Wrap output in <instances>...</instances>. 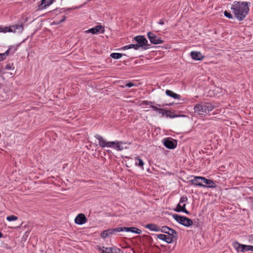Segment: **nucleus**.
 Returning a JSON list of instances; mask_svg holds the SVG:
<instances>
[{"instance_id":"1","label":"nucleus","mask_w":253,"mask_h":253,"mask_svg":"<svg viewBox=\"0 0 253 253\" xmlns=\"http://www.w3.org/2000/svg\"><path fill=\"white\" fill-rule=\"evenodd\" d=\"M250 3L235 1L231 5V9L235 17L240 21H242L248 15Z\"/></svg>"},{"instance_id":"2","label":"nucleus","mask_w":253,"mask_h":253,"mask_svg":"<svg viewBox=\"0 0 253 253\" xmlns=\"http://www.w3.org/2000/svg\"><path fill=\"white\" fill-rule=\"evenodd\" d=\"M214 108V106L210 102H204L197 104L194 106V113L203 117L209 113Z\"/></svg>"},{"instance_id":"3","label":"nucleus","mask_w":253,"mask_h":253,"mask_svg":"<svg viewBox=\"0 0 253 253\" xmlns=\"http://www.w3.org/2000/svg\"><path fill=\"white\" fill-rule=\"evenodd\" d=\"M172 217L178 223L186 227H189L193 223V221L190 218L186 216L174 214L172 215Z\"/></svg>"},{"instance_id":"4","label":"nucleus","mask_w":253,"mask_h":253,"mask_svg":"<svg viewBox=\"0 0 253 253\" xmlns=\"http://www.w3.org/2000/svg\"><path fill=\"white\" fill-rule=\"evenodd\" d=\"M187 201L188 198L186 196H182L180 198L179 203L177 205L174 211L178 212H183L187 214H189L190 212L185 209L186 204L185 203L187 202Z\"/></svg>"},{"instance_id":"5","label":"nucleus","mask_w":253,"mask_h":253,"mask_svg":"<svg viewBox=\"0 0 253 253\" xmlns=\"http://www.w3.org/2000/svg\"><path fill=\"white\" fill-rule=\"evenodd\" d=\"M134 40L137 42L139 47H142L144 49L149 48L150 45L148 44V41L143 36H137L134 38Z\"/></svg>"},{"instance_id":"6","label":"nucleus","mask_w":253,"mask_h":253,"mask_svg":"<svg viewBox=\"0 0 253 253\" xmlns=\"http://www.w3.org/2000/svg\"><path fill=\"white\" fill-rule=\"evenodd\" d=\"M147 37L151 43L153 44H158L163 42V40L160 37L151 32L147 33Z\"/></svg>"},{"instance_id":"7","label":"nucleus","mask_w":253,"mask_h":253,"mask_svg":"<svg viewBox=\"0 0 253 253\" xmlns=\"http://www.w3.org/2000/svg\"><path fill=\"white\" fill-rule=\"evenodd\" d=\"M163 143L166 148L170 149H173L177 146V141L170 137L165 138Z\"/></svg>"},{"instance_id":"8","label":"nucleus","mask_w":253,"mask_h":253,"mask_svg":"<svg viewBox=\"0 0 253 253\" xmlns=\"http://www.w3.org/2000/svg\"><path fill=\"white\" fill-rule=\"evenodd\" d=\"M190 181L192 184L202 187H206V185L203 184V177L202 176H194L193 178L191 179Z\"/></svg>"},{"instance_id":"9","label":"nucleus","mask_w":253,"mask_h":253,"mask_svg":"<svg viewBox=\"0 0 253 253\" xmlns=\"http://www.w3.org/2000/svg\"><path fill=\"white\" fill-rule=\"evenodd\" d=\"M56 0H42L39 5V10L46 9L48 6L53 3Z\"/></svg>"},{"instance_id":"10","label":"nucleus","mask_w":253,"mask_h":253,"mask_svg":"<svg viewBox=\"0 0 253 253\" xmlns=\"http://www.w3.org/2000/svg\"><path fill=\"white\" fill-rule=\"evenodd\" d=\"M86 218L84 214H79L75 219V222L76 224L82 225L86 222Z\"/></svg>"},{"instance_id":"11","label":"nucleus","mask_w":253,"mask_h":253,"mask_svg":"<svg viewBox=\"0 0 253 253\" xmlns=\"http://www.w3.org/2000/svg\"><path fill=\"white\" fill-rule=\"evenodd\" d=\"M11 29L13 30L11 33H22L24 30V24L23 23L20 24H15L11 26Z\"/></svg>"},{"instance_id":"12","label":"nucleus","mask_w":253,"mask_h":253,"mask_svg":"<svg viewBox=\"0 0 253 253\" xmlns=\"http://www.w3.org/2000/svg\"><path fill=\"white\" fill-rule=\"evenodd\" d=\"M190 55L191 58L195 60H202L204 58V56L200 51H191Z\"/></svg>"},{"instance_id":"13","label":"nucleus","mask_w":253,"mask_h":253,"mask_svg":"<svg viewBox=\"0 0 253 253\" xmlns=\"http://www.w3.org/2000/svg\"><path fill=\"white\" fill-rule=\"evenodd\" d=\"M157 236L159 239L163 240L168 244H170L173 241L172 238L168 235L161 234L157 235Z\"/></svg>"},{"instance_id":"14","label":"nucleus","mask_w":253,"mask_h":253,"mask_svg":"<svg viewBox=\"0 0 253 253\" xmlns=\"http://www.w3.org/2000/svg\"><path fill=\"white\" fill-rule=\"evenodd\" d=\"M203 184L204 185H206V187H209V188H214L216 187V184L213 182V181L207 179L204 177H203Z\"/></svg>"},{"instance_id":"15","label":"nucleus","mask_w":253,"mask_h":253,"mask_svg":"<svg viewBox=\"0 0 253 253\" xmlns=\"http://www.w3.org/2000/svg\"><path fill=\"white\" fill-rule=\"evenodd\" d=\"M115 232H117L116 228L109 229L102 232L100 236L103 238H106L109 235L113 234Z\"/></svg>"},{"instance_id":"16","label":"nucleus","mask_w":253,"mask_h":253,"mask_svg":"<svg viewBox=\"0 0 253 253\" xmlns=\"http://www.w3.org/2000/svg\"><path fill=\"white\" fill-rule=\"evenodd\" d=\"M99 141V145L102 148L106 147L107 141H106L102 136L99 134H96L94 136Z\"/></svg>"},{"instance_id":"17","label":"nucleus","mask_w":253,"mask_h":253,"mask_svg":"<svg viewBox=\"0 0 253 253\" xmlns=\"http://www.w3.org/2000/svg\"><path fill=\"white\" fill-rule=\"evenodd\" d=\"M102 28V26L98 25L96 26L93 28L89 29L85 31L86 33H91L92 34H98L100 30Z\"/></svg>"},{"instance_id":"18","label":"nucleus","mask_w":253,"mask_h":253,"mask_svg":"<svg viewBox=\"0 0 253 253\" xmlns=\"http://www.w3.org/2000/svg\"><path fill=\"white\" fill-rule=\"evenodd\" d=\"M96 249L101 253H111V247L97 246Z\"/></svg>"},{"instance_id":"19","label":"nucleus","mask_w":253,"mask_h":253,"mask_svg":"<svg viewBox=\"0 0 253 253\" xmlns=\"http://www.w3.org/2000/svg\"><path fill=\"white\" fill-rule=\"evenodd\" d=\"M145 227L151 231L159 232L160 231V227L155 224H148L146 225Z\"/></svg>"},{"instance_id":"20","label":"nucleus","mask_w":253,"mask_h":253,"mask_svg":"<svg viewBox=\"0 0 253 253\" xmlns=\"http://www.w3.org/2000/svg\"><path fill=\"white\" fill-rule=\"evenodd\" d=\"M166 94L168 96L171 97L173 98L174 99H179L181 97V96L180 95L176 94V93L173 92V91H172L171 90H168V89L166 90Z\"/></svg>"},{"instance_id":"21","label":"nucleus","mask_w":253,"mask_h":253,"mask_svg":"<svg viewBox=\"0 0 253 253\" xmlns=\"http://www.w3.org/2000/svg\"><path fill=\"white\" fill-rule=\"evenodd\" d=\"M134 161L135 164L136 166H138L142 169H144L143 166L144 165V163L143 162L142 159H141L138 157H136L134 158Z\"/></svg>"},{"instance_id":"22","label":"nucleus","mask_w":253,"mask_h":253,"mask_svg":"<svg viewBox=\"0 0 253 253\" xmlns=\"http://www.w3.org/2000/svg\"><path fill=\"white\" fill-rule=\"evenodd\" d=\"M166 116L167 118L171 119L177 118V117H186L185 115H177V114H172L170 110H167Z\"/></svg>"},{"instance_id":"23","label":"nucleus","mask_w":253,"mask_h":253,"mask_svg":"<svg viewBox=\"0 0 253 253\" xmlns=\"http://www.w3.org/2000/svg\"><path fill=\"white\" fill-rule=\"evenodd\" d=\"M233 246L235 249L239 252H244V251H242L243 248H244V245L241 244L238 242H235L233 243Z\"/></svg>"},{"instance_id":"24","label":"nucleus","mask_w":253,"mask_h":253,"mask_svg":"<svg viewBox=\"0 0 253 253\" xmlns=\"http://www.w3.org/2000/svg\"><path fill=\"white\" fill-rule=\"evenodd\" d=\"M123 143L122 141L116 142V144L114 145V148L117 151H122L124 149V148L121 145V144H122Z\"/></svg>"},{"instance_id":"25","label":"nucleus","mask_w":253,"mask_h":253,"mask_svg":"<svg viewBox=\"0 0 253 253\" xmlns=\"http://www.w3.org/2000/svg\"><path fill=\"white\" fill-rule=\"evenodd\" d=\"M13 30L11 29V26H5L4 27H2L1 26V29L0 30V32H2V33H6L7 32H11V31H12Z\"/></svg>"},{"instance_id":"26","label":"nucleus","mask_w":253,"mask_h":253,"mask_svg":"<svg viewBox=\"0 0 253 253\" xmlns=\"http://www.w3.org/2000/svg\"><path fill=\"white\" fill-rule=\"evenodd\" d=\"M160 231L164 233L165 234H169V230H170V228L167 226H163L161 228H159Z\"/></svg>"},{"instance_id":"27","label":"nucleus","mask_w":253,"mask_h":253,"mask_svg":"<svg viewBox=\"0 0 253 253\" xmlns=\"http://www.w3.org/2000/svg\"><path fill=\"white\" fill-rule=\"evenodd\" d=\"M169 234H168V235L169 236L172 237V239L173 238H175V239H177V233L175 230L170 228V230H169Z\"/></svg>"},{"instance_id":"28","label":"nucleus","mask_w":253,"mask_h":253,"mask_svg":"<svg viewBox=\"0 0 253 253\" xmlns=\"http://www.w3.org/2000/svg\"><path fill=\"white\" fill-rule=\"evenodd\" d=\"M123 56V54L120 53H112L110 54V57L113 59H120Z\"/></svg>"},{"instance_id":"29","label":"nucleus","mask_w":253,"mask_h":253,"mask_svg":"<svg viewBox=\"0 0 253 253\" xmlns=\"http://www.w3.org/2000/svg\"><path fill=\"white\" fill-rule=\"evenodd\" d=\"M131 227H121V228H117L116 230L117 232L121 231H126V232H130Z\"/></svg>"},{"instance_id":"30","label":"nucleus","mask_w":253,"mask_h":253,"mask_svg":"<svg viewBox=\"0 0 253 253\" xmlns=\"http://www.w3.org/2000/svg\"><path fill=\"white\" fill-rule=\"evenodd\" d=\"M244 248H243L242 251H244V252L246 251H252L253 252V246L250 245H244Z\"/></svg>"},{"instance_id":"31","label":"nucleus","mask_w":253,"mask_h":253,"mask_svg":"<svg viewBox=\"0 0 253 253\" xmlns=\"http://www.w3.org/2000/svg\"><path fill=\"white\" fill-rule=\"evenodd\" d=\"M111 253H123L122 251L116 247H111Z\"/></svg>"},{"instance_id":"32","label":"nucleus","mask_w":253,"mask_h":253,"mask_svg":"<svg viewBox=\"0 0 253 253\" xmlns=\"http://www.w3.org/2000/svg\"><path fill=\"white\" fill-rule=\"evenodd\" d=\"M130 232L140 234L141 233V230L136 227H131Z\"/></svg>"},{"instance_id":"33","label":"nucleus","mask_w":253,"mask_h":253,"mask_svg":"<svg viewBox=\"0 0 253 253\" xmlns=\"http://www.w3.org/2000/svg\"><path fill=\"white\" fill-rule=\"evenodd\" d=\"M18 219V217L15 215H11L6 217V219L9 221H12L16 220Z\"/></svg>"},{"instance_id":"34","label":"nucleus","mask_w":253,"mask_h":253,"mask_svg":"<svg viewBox=\"0 0 253 253\" xmlns=\"http://www.w3.org/2000/svg\"><path fill=\"white\" fill-rule=\"evenodd\" d=\"M116 144V141H107L106 144V147L113 148L114 145Z\"/></svg>"},{"instance_id":"35","label":"nucleus","mask_w":253,"mask_h":253,"mask_svg":"<svg viewBox=\"0 0 253 253\" xmlns=\"http://www.w3.org/2000/svg\"><path fill=\"white\" fill-rule=\"evenodd\" d=\"M12 47H14V46H10L4 53H0V55H5L6 57L8 55L11 50L12 49Z\"/></svg>"},{"instance_id":"36","label":"nucleus","mask_w":253,"mask_h":253,"mask_svg":"<svg viewBox=\"0 0 253 253\" xmlns=\"http://www.w3.org/2000/svg\"><path fill=\"white\" fill-rule=\"evenodd\" d=\"M150 107H151V108H152L154 111H157V112H158L159 113V112H161V111H163V109L158 108L157 106H154V105H151Z\"/></svg>"},{"instance_id":"37","label":"nucleus","mask_w":253,"mask_h":253,"mask_svg":"<svg viewBox=\"0 0 253 253\" xmlns=\"http://www.w3.org/2000/svg\"><path fill=\"white\" fill-rule=\"evenodd\" d=\"M150 107H151V108H152L154 111H157V112H158L159 113V112H161V111H163V109L158 108L157 106H154V105H151Z\"/></svg>"},{"instance_id":"38","label":"nucleus","mask_w":253,"mask_h":253,"mask_svg":"<svg viewBox=\"0 0 253 253\" xmlns=\"http://www.w3.org/2000/svg\"><path fill=\"white\" fill-rule=\"evenodd\" d=\"M224 16L225 17H226L227 18H228L229 19L233 18L232 15L231 14L230 12H228L227 11H225L224 12Z\"/></svg>"},{"instance_id":"39","label":"nucleus","mask_w":253,"mask_h":253,"mask_svg":"<svg viewBox=\"0 0 253 253\" xmlns=\"http://www.w3.org/2000/svg\"><path fill=\"white\" fill-rule=\"evenodd\" d=\"M14 68L13 67V64H8L5 66V69L6 70H13Z\"/></svg>"},{"instance_id":"40","label":"nucleus","mask_w":253,"mask_h":253,"mask_svg":"<svg viewBox=\"0 0 253 253\" xmlns=\"http://www.w3.org/2000/svg\"><path fill=\"white\" fill-rule=\"evenodd\" d=\"M142 104L143 105H152L153 103L151 101H147V100H144L142 101Z\"/></svg>"},{"instance_id":"41","label":"nucleus","mask_w":253,"mask_h":253,"mask_svg":"<svg viewBox=\"0 0 253 253\" xmlns=\"http://www.w3.org/2000/svg\"><path fill=\"white\" fill-rule=\"evenodd\" d=\"M131 48H133L135 50H138L140 47L137 44H131Z\"/></svg>"},{"instance_id":"42","label":"nucleus","mask_w":253,"mask_h":253,"mask_svg":"<svg viewBox=\"0 0 253 253\" xmlns=\"http://www.w3.org/2000/svg\"><path fill=\"white\" fill-rule=\"evenodd\" d=\"M167 110H166L165 109H163V111H161V112H159V114H162L163 117L164 116H166L167 112Z\"/></svg>"},{"instance_id":"43","label":"nucleus","mask_w":253,"mask_h":253,"mask_svg":"<svg viewBox=\"0 0 253 253\" xmlns=\"http://www.w3.org/2000/svg\"><path fill=\"white\" fill-rule=\"evenodd\" d=\"M131 48V44L127 45L125 46H123L121 49L123 50H126L128 49Z\"/></svg>"},{"instance_id":"44","label":"nucleus","mask_w":253,"mask_h":253,"mask_svg":"<svg viewBox=\"0 0 253 253\" xmlns=\"http://www.w3.org/2000/svg\"><path fill=\"white\" fill-rule=\"evenodd\" d=\"M133 86H134V84L132 83H128L126 84L125 85V86H127L128 87H131Z\"/></svg>"},{"instance_id":"45","label":"nucleus","mask_w":253,"mask_h":253,"mask_svg":"<svg viewBox=\"0 0 253 253\" xmlns=\"http://www.w3.org/2000/svg\"><path fill=\"white\" fill-rule=\"evenodd\" d=\"M249 242L252 244H253V234H252L249 237Z\"/></svg>"},{"instance_id":"46","label":"nucleus","mask_w":253,"mask_h":253,"mask_svg":"<svg viewBox=\"0 0 253 253\" xmlns=\"http://www.w3.org/2000/svg\"><path fill=\"white\" fill-rule=\"evenodd\" d=\"M6 58V56L5 55H0V61H3Z\"/></svg>"},{"instance_id":"47","label":"nucleus","mask_w":253,"mask_h":253,"mask_svg":"<svg viewBox=\"0 0 253 253\" xmlns=\"http://www.w3.org/2000/svg\"><path fill=\"white\" fill-rule=\"evenodd\" d=\"M17 47H15L14 46V47H12V49L11 50V51H12V53H14L15 52V51L16 50H17Z\"/></svg>"},{"instance_id":"48","label":"nucleus","mask_w":253,"mask_h":253,"mask_svg":"<svg viewBox=\"0 0 253 253\" xmlns=\"http://www.w3.org/2000/svg\"><path fill=\"white\" fill-rule=\"evenodd\" d=\"M66 18V17L65 16H64L62 19L60 20L59 22H58V23L59 24V23H61L64 22Z\"/></svg>"},{"instance_id":"49","label":"nucleus","mask_w":253,"mask_h":253,"mask_svg":"<svg viewBox=\"0 0 253 253\" xmlns=\"http://www.w3.org/2000/svg\"><path fill=\"white\" fill-rule=\"evenodd\" d=\"M158 23L160 25H164L165 22H164V19H161L159 22H158Z\"/></svg>"},{"instance_id":"50","label":"nucleus","mask_w":253,"mask_h":253,"mask_svg":"<svg viewBox=\"0 0 253 253\" xmlns=\"http://www.w3.org/2000/svg\"><path fill=\"white\" fill-rule=\"evenodd\" d=\"M63 11H65L64 10V8H62V9H61L60 10H59V13H62L63 12Z\"/></svg>"},{"instance_id":"51","label":"nucleus","mask_w":253,"mask_h":253,"mask_svg":"<svg viewBox=\"0 0 253 253\" xmlns=\"http://www.w3.org/2000/svg\"><path fill=\"white\" fill-rule=\"evenodd\" d=\"M3 237V234L1 232H0V238Z\"/></svg>"},{"instance_id":"52","label":"nucleus","mask_w":253,"mask_h":253,"mask_svg":"<svg viewBox=\"0 0 253 253\" xmlns=\"http://www.w3.org/2000/svg\"><path fill=\"white\" fill-rule=\"evenodd\" d=\"M250 190L252 191H253V186H251L250 187Z\"/></svg>"},{"instance_id":"53","label":"nucleus","mask_w":253,"mask_h":253,"mask_svg":"<svg viewBox=\"0 0 253 253\" xmlns=\"http://www.w3.org/2000/svg\"><path fill=\"white\" fill-rule=\"evenodd\" d=\"M131 250L132 253H135L134 251L132 249H131Z\"/></svg>"},{"instance_id":"54","label":"nucleus","mask_w":253,"mask_h":253,"mask_svg":"<svg viewBox=\"0 0 253 253\" xmlns=\"http://www.w3.org/2000/svg\"><path fill=\"white\" fill-rule=\"evenodd\" d=\"M107 151L108 153H110L111 152V150H108Z\"/></svg>"},{"instance_id":"55","label":"nucleus","mask_w":253,"mask_h":253,"mask_svg":"<svg viewBox=\"0 0 253 253\" xmlns=\"http://www.w3.org/2000/svg\"><path fill=\"white\" fill-rule=\"evenodd\" d=\"M157 105H158V106H159V107L163 106L162 105H160V104H158Z\"/></svg>"},{"instance_id":"56","label":"nucleus","mask_w":253,"mask_h":253,"mask_svg":"<svg viewBox=\"0 0 253 253\" xmlns=\"http://www.w3.org/2000/svg\"><path fill=\"white\" fill-rule=\"evenodd\" d=\"M54 11H58V10H57V9H55L54 10Z\"/></svg>"},{"instance_id":"57","label":"nucleus","mask_w":253,"mask_h":253,"mask_svg":"<svg viewBox=\"0 0 253 253\" xmlns=\"http://www.w3.org/2000/svg\"><path fill=\"white\" fill-rule=\"evenodd\" d=\"M1 29V26H0V30Z\"/></svg>"}]
</instances>
